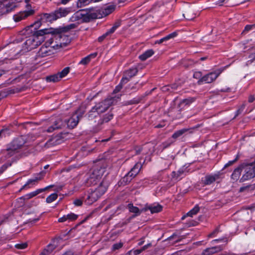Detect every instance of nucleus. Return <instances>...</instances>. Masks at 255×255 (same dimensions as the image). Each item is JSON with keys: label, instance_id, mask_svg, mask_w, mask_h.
<instances>
[{"label": "nucleus", "instance_id": "603ef678", "mask_svg": "<svg viewBox=\"0 0 255 255\" xmlns=\"http://www.w3.org/2000/svg\"><path fill=\"white\" fill-rule=\"evenodd\" d=\"M74 204L77 206H81L82 204V201L80 199H76L74 201Z\"/></svg>", "mask_w": 255, "mask_h": 255}, {"label": "nucleus", "instance_id": "393cba45", "mask_svg": "<svg viewBox=\"0 0 255 255\" xmlns=\"http://www.w3.org/2000/svg\"><path fill=\"white\" fill-rule=\"evenodd\" d=\"M128 208L130 212L133 213L135 216L139 215L142 210H139L137 207L134 206L132 204H128Z\"/></svg>", "mask_w": 255, "mask_h": 255}, {"label": "nucleus", "instance_id": "39448f33", "mask_svg": "<svg viewBox=\"0 0 255 255\" xmlns=\"http://www.w3.org/2000/svg\"><path fill=\"white\" fill-rule=\"evenodd\" d=\"M44 30L40 31V35H32L28 37L24 42L25 46L27 50L36 48L45 38V36L41 34L44 33Z\"/></svg>", "mask_w": 255, "mask_h": 255}, {"label": "nucleus", "instance_id": "f257e3e1", "mask_svg": "<svg viewBox=\"0 0 255 255\" xmlns=\"http://www.w3.org/2000/svg\"><path fill=\"white\" fill-rule=\"evenodd\" d=\"M96 18V17L93 16L86 10H81L77 11L69 19V21L73 23L62 27V30L68 31L71 29L76 28L80 23L89 21L91 18Z\"/></svg>", "mask_w": 255, "mask_h": 255}, {"label": "nucleus", "instance_id": "dca6fc26", "mask_svg": "<svg viewBox=\"0 0 255 255\" xmlns=\"http://www.w3.org/2000/svg\"><path fill=\"white\" fill-rule=\"evenodd\" d=\"M56 13V16L57 19L62 17H66L69 13L73 11L72 8L71 7H60L55 10Z\"/></svg>", "mask_w": 255, "mask_h": 255}, {"label": "nucleus", "instance_id": "b1692460", "mask_svg": "<svg viewBox=\"0 0 255 255\" xmlns=\"http://www.w3.org/2000/svg\"><path fill=\"white\" fill-rule=\"evenodd\" d=\"M154 54V51L152 49H149L145 51L143 53L139 56V58L142 60L144 61L147 58L151 57Z\"/></svg>", "mask_w": 255, "mask_h": 255}, {"label": "nucleus", "instance_id": "a19ab883", "mask_svg": "<svg viewBox=\"0 0 255 255\" xmlns=\"http://www.w3.org/2000/svg\"><path fill=\"white\" fill-rule=\"evenodd\" d=\"M27 247V244L26 243H21L15 245V248L19 250H22L26 248Z\"/></svg>", "mask_w": 255, "mask_h": 255}, {"label": "nucleus", "instance_id": "6ab92c4d", "mask_svg": "<svg viewBox=\"0 0 255 255\" xmlns=\"http://www.w3.org/2000/svg\"><path fill=\"white\" fill-rule=\"evenodd\" d=\"M242 167H243V165L241 164L234 170L231 176V180L233 182L237 181L239 179L240 180L241 178H240L242 171Z\"/></svg>", "mask_w": 255, "mask_h": 255}, {"label": "nucleus", "instance_id": "20e7f679", "mask_svg": "<svg viewBox=\"0 0 255 255\" xmlns=\"http://www.w3.org/2000/svg\"><path fill=\"white\" fill-rule=\"evenodd\" d=\"M25 143V138L23 136H20L14 139L9 145L7 149L3 151V155L5 156L3 161L13 156L17 150Z\"/></svg>", "mask_w": 255, "mask_h": 255}, {"label": "nucleus", "instance_id": "09e8293b", "mask_svg": "<svg viewBox=\"0 0 255 255\" xmlns=\"http://www.w3.org/2000/svg\"><path fill=\"white\" fill-rule=\"evenodd\" d=\"M113 115L112 114H109L106 117L103 119L104 122H108L113 118Z\"/></svg>", "mask_w": 255, "mask_h": 255}, {"label": "nucleus", "instance_id": "c9c22d12", "mask_svg": "<svg viewBox=\"0 0 255 255\" xmlns=\"http://www.w3.org/2000/svg\"><path fill=\"white\" fill-rule=\"evenodd\" d=\"M114 9L115 7H114V6H108L103 10V13L105 15H109L114 10Z\"/></svg>", "mask_w": 255, "mask_h": 255}, {"label": "nucleus", "instance_id": "680f3d73", "mask_svg": "<svg viewBox=\"0 0 255 255\" xmlns=\"http://www.w3.org/2000/svg\"><path fill=\"white\" fill-rule=\"evenodd\" d=\"M150 246H151L150 244H148L147 245H144L143 247H142L141 249L142 251H143L144 250L147 249Z\"/></svg>", "mask_w": 255, "mask_h": 255}, {"label": "nucleus", "instance_id": "49530a36", "mask_svg": "<svg viewBox=\"0 0 255 255\" xmlns=\"http://www.w3.org/2000/svg\"><path fill=\"white\" fill-rule=\"evenodd\" d=\"M239 158V155L238 154H237L236 155V157L235 158V159H234L233 160L229 161L227 163H226L225 165V167H227L233 164L234 163H235L236 161H237L238 160Z\"/></svg>", "mask_w": 255, "mask_h": 255}, {"label": "nucleus", "instance_id": "f3484780", "mask_svg": "<svg viewBox=\"0 0 255 255\" xmlns=\"http://www.w3.org/2000/svg\"><path fill=\"white\" fill-rule=\"evenodd\" d=\"M52 186H53L52 185H50V186H48L44 188L38 189L33 192H31L29 193L24 195V196H23L21 197V199H23L24 200H29L32 198L36 196L38 194L45 191L46 190H47L49 188L52 187Z\"/></svg>", "mask_w": 255, "mask_h": 255}, {"label": "nucleus", "instance_id": "ddd939ff", "mask_svg": "<svg viewBox=\"0 0 255 255\" xmlns=\"http://www.w3.org/2000/svg\"><path fill=\"white\" fill-rule=\"evenodd\" d=\"M83 114L80 115L79 111H77L68 120L66 121L67 126L69 128L75 127L79 122L80 117H82Z\"/></svg>", "mask_w": 255, "mask_h": 255}, {"label": "nucleus", "instance_id": "37998d69", "mask_svg": "<svg viewBox=\"0 0 255 255\" xmlns=\"http://www.w3.org/2000/svg\"><path fill=\"white\" fill-rule=\"evenodd\" d=\"M123 245V244L121 242L116 243L114 245H113V247H112V250L113 251L118 250V249L121 248L122 247Z\"/></svg>", "mask_w": 255, "mask_h": 255}, {"label": "nucleus", "instance_id": "423d86ee", "mask_svg": "<svg viewBox=\"0 0 255 255\" xmlns=\"http://www.w3.org/2000/svg\"><path fill=\"white\" fill-rule=\"evenodd\" d=\"M56 16L55 11L51 13H44L41 16L39 20L36 21L33 24L27 26L24 30L25 31L30 30V32H32V30L31 29L32 28H33L34 30L38 29L41 25L42 22L45 21H52L57 20V18Z\"/></svg>", "mask_w": 255, "mask_h": 255}, {"label": "nucleus", "instance_id": "c85d7f7f", "mask_svg": "<svg viewBox=\"0 0 255 255\" xmlns=\"http://www.w3.org/2000/svg\"><path fill=\"white\" fill-rule=\"evenodd\" d=\"M132 179V178L127 173L121 180L120 183L121 185H125L129 183Z\"/></svg>", "mask_w": 255, "mask_h": 255}, {"label": "nucleus", "instance_id": "2eb2a0df", "mask_svg": "<svg viewBox=\"0 0 255 255\" xmlns=\"http://www.w3.org/2000/svg\"><path fill=\"white\" fill-rule=\"evenodd\" d=\"M137 73V69L136 67H132L126 71L125 73L124 76L121 80V83H127L129 80L130 78L135 76Z\"/></svg>", "mask_w": 255, "mask_h": 255}, {"label": "nucleus", "instance_id": "864d4df0", "mask_svg": "<svg viewBox=\"0 0 255 255\" xmlns=\"http://www.w3.org/2000/svg\"><path fill=\"white\" fill-rule=\"evenodd\" d=\"M108 35V34L106 32L104 34H103L102 36H100L98 38V41L99 42H102L104 40V39Z\"/></svg>", "mask_w": 255, "mask_h": 255}, {"label": "nucleus", "instance_id": "69168bd1", "mask_svg": "<svg viewBox=\"0 0 255 255\" xmlns=\"http://www.w3.org/2000/svg\"><path fill=\"white\" fill-rule=\"evenodd\" d=\"M192 101L191 100L189 99H185L183 100V103H185L186 104H188L189 103H191Z\"/></svg>", "mask_w": 255, "mask_h": 255}, {"label": "nucleus", "instance_id": "5701e85b", "mask_svg": "<svg viewBox=\"0 0 255 255\" xmlns=\"http://www.w3.org/2000/svg\"><path fill=\"white\" fill-rule=\"evenodd\" d=\"M162 209V207L158 204H153L152 205H150L147 207L144 208V211H146L149 210L150 212L153 213H158L160 212Z\"/></svg>", "mask_w": 255, "mask_h": 255}, {"label": "nucleus", "instance_id": "412c9836", "mask_svg": "<svg viewBox=\"0 0 255 255\" xmlns=\"http://www.w3.org/2000/svg\"><path fill=\"white\" fill-rule=\"evenodd\" d=\"M2 1L5 9L7 10V13L12 10L16 6V4L14 0H3Z\"/></svg>", "mask_w": 255, "mask_h": 255}, {"label": "nucleus", "instance_id": "7c9ffc66", "mask_svg": "<svg viewBox=\"0 0 255 255\" xmlns=\"http://www.w3.org/2000/svg\"><path fill=\"white\" fill-rule=\"evenodd\" d=\"M60 79L61 78L60 76H59L58 73H57V74L47 77L46 78V80L48 82H55L59 81Z\"/></svg>", "mask_w": 255, "mask_h": 255}, {"label": "nucleus", "instance_id": "6e6d98bb", "mask_svg": "<svg viewBox=\"0 0 255 255\" xmlns=\"http://www.w3.org/2000/svg\"><path fill=\"white\" fill-rule=\"evenodd\" d=\"M222 241H224V242H226V243L227 242V240L226 239L223 238V239L214 240L212 241V243H219V242H221Z\"/></svg>", "mask_w": 255, "mask_h": 255}, {"label": "nucleus", "instance_id": "8fccbe9b", "mask_svg": "<svg viewBox=\"0 0 255 255\" xmlns=\"http://www.w3.org/2000/svg\"><path fill=\"white\" fill-rule=\"evenodd\" d=\"M219 232L218 228H216L211 234L209 235V237L212 238L215 236V235Z\"/></svg>", "mask_w": 255, "mask_h": 255}, {"label": "nucleus", "instance_id": "9d476101", "mask_svg": "<svg viewBox=\"0 0 255 255\" xmlns=\"http://www.w3.org/2000/svg\"><path fill=\"white\" fill-rule=\"evenodd\" d=\"M105 172V169L104 167L101 166H96L94 167L92 173L90 175V178L88 179L89 182L93 184H96L97 182L101 179Z\"/></svg>", "mask_w": 255, "mask_h": 255}, {"label": "nucleus", "instance_id": "0eeeda50", "mask_svg": "<svg viewBox=\"0 0 255 255\" xmlns=\"http://www.w3.org/2000/svg\"><path fill=\"white\" fill-rule=\"evenodd\" d=\"M56 50L54 45V42L50 37L44 44L41 47L37 54L40 57H46L53 54Z\"/></svg>", "mask_w": 255, "mask_h": 255}, {"label": "nucleus", "instance_id": "f704fd0d", "mask_svg": "<svg viewBox=\"0 0 255 255\" xmlns=\"http://www.w3.org/2000/svg\"><path fill=\"white\" fill-rule=\"evenodd\" d=\"M177 35V32H173L172 33H170L169 34L167 35V36L164 37L162 38V40H163V41H167L171 39L174 38L175 37H176Z\"/></svg>", "mask_w": 255, "mask_h": 255}, {"label": "nucleus", "instance_id": "0e129e2a", "mask_svg": "<svg viewBox=\"0 0 255 255\" xmlns=\"http://www.w3.org/2000/svg\"><path fill=\"white\" fill-rule=\"evenodd\" d=\"M7 132L6 129H2L0 131V136H2Z\"/></svg>", "mask_w": 255, "mask_h": 255}, {"label": "nucleus", "instance_id": "de8ad7c7", "mask_svg": "<svg viewBox=\"0 0 255 255\" xmlns=\"http://www.w3.org/2000/svg\"><path fill=\"white\" fill-rule=\"evenodd\" d=\"M125 83H121V82L120 83L118 86H116V88L115 89V90L114 91V92L115 93H117L118 92H119L122 89L123 85Z\"/></svg>", "mask_w": 255, "mask_h": 255}, {"label": "nucleus", "instance_id": "c03bdc74", "mask_svg": "<svg viewBox=\"0 0 255 255\" xmlns=\"http://www.w3.org/2000/svg\"><path fill=\"white\" fill-rule=\"evenodd\" d=\"M11 166V163H6L3 164L0 168V174L2 173L8 167H9Z\"/></svg>", "mask_w": 255, "mask_h": 255}, {"label": "nucleus", "instance_id": "72a5a7b5", "mask_svg": "<svg viewBox=\"0 0 255 255\" xmlns=\"http://www.w3.org/2000/svg\"><path fill=\"white\" fill-rule=\"evenodd\" d=\"M92 0H78L77 2V5L78 7H81L83 6L88 4Z\"/></svg>", "mask_w": 255, "mask_h": 255}, {"label": "nucleus", "instance_id": "2f4dec72", "mask_svg": "<svg viewBox=\"0 0 255 255\" xmlns=\"http://www.w3.org/2000/svg\"><path fill=\"white\" fill-rule=\"evenodd\" d=\"M58 198V195L57 193H52L48 196L46 199V202L47 203H51L56 200Z\"/></svg>", "mask_w": 255, "mask_h": 255}, {"label": "nucleus", "instance_id": "4d7b16f0", "mask_svg": "<svg viewBox=\"0 0 255 255\" xmlns=\"http://www.w3.org/2000/svg\"><path fill=\"white\" fill-rule=\"evenodd\" d=\"M59 0V2L58 3H57L58 5H59V4L66 5L70 1V0Z\"/></svg>", "mask_w": 255, "mask_h": 255}, {"label": "nucleus", "instance_id": "58836bf2", "mask_svg": "<svg viewBox=\"0 0 255 255\" xmlns=\"http://www.w3.org/2000/svg\"><path fill=\"white\" fill-rule=\"evenodd\" d=\"M69 72V67H66L64 68L62 71L59 73H58V74L59 76H60L61 79L63 77L66 76L68 73Z\"/></svg>", "mask_w": 255, "mask_h": 255}, {"label": "nucleus", "instance_id": "5fc2aeb1", "mask_svg": "<svg viewBox=\"0 0 255 255\" xmlns=\"http://www.w3.org/2000/svg\"><path fill=\"white\" fill-rule=\"evenodd\" d=\"M142 250L141 249H139V250H132V251H130V252H132L133 253V254L134 255H139V254H140L141 252H142Z\"/></svg>", "mask_w": 255, "mask_h": 255}, {"label": "nucleus", "instance_id": "4c0bfd02", "mask_svg": "<svg viewBox=\"0 0 255 255\" xmlns=\"http://www.w3.org/2000/svg\"><path fill=\"white\" fill-rule=\"evenodd\" d=\"M199 211V208L198 206H195L192 210L187 213V216L192 217L193 215L196 214Z\"/></svg>", "mask_w": 255, "mask_h": 255}, {"label": "nucleus", "instance_id": "774afa93", "mask_svg": "<svg viewBox=\"0 0 255 255\" xmlns=\"http://www.w3.org/2000/svg\"><path fill=\"white\" fill-rule=\"evenodd\" d=\"M250 58H251V60H252V62H253V61H255V53L252 54L251 55Z\"/></svg>", "mask_w": 255, "mask_h": 255}, {"label": "nucleus", "instance_id": "aec40b11", "mask_svg": "<svg viewBox=\"0 0 255 255\" xmlns=\"http://www.w3.org/2000/svg\"><path fill=\"white\" fill-rule=\"evenodd\" d=\"M222 250L223 248L221 246H217L208 248L203 252L202 255H212L222 251Z\"/></svg>", "mask_w": 255, "mask_h": 255}, {"label": "nucleus", "instance_id": "f8f14e48", "mask_svg": "<svg viewBox=\"0 0 255 255\" xmlns=\"http://www.w3.org/2000/svg\"><path fill=\"white\" fill-rule=\"evenodd\" d=\"M113 98L107 99L104 101L96 104L94 107L99 114L106 111L113 103Z\"/></svg>", "mask_w": 255, "mask_h": 255}, {"label": "nucleus", "instance_id": "338daca9", "mask_svg": "<svg viewBox=\"0 0 255 255\" xmlns=\"http://www.w3.org/2000/svg\"><path fill=\"white\" fill-rule=\"evenodd\" d=\"M163 40H162V38L159 39V40H156L155 42V44H161L162 43V42H163Z\"/></svg>", "mask_w": 255, "mask_h": 255}, {"label": "nucleus", "instance_id": "f03ea898", "mask_svg": "<svg viewBox=\"0 0 255 255\" xmlns=\"http://www.w3.org/2000/svg\"><path fill=\"white\" fill-rule=\"evenodd\" d=\"M62 27L60 29H44V33L49 35L51 34L50 38L54 42V45L57 50L61 47L65 46L69 42L68 37L65 35L62 32H65L62 30Z\"/></svg>", "mask_w": 255, "mask_h": 255}, {"label": "nucleus", "instance_id": "e2e57ef3", "mask_svg": "<svg viewBox=\"0 0 255 255\" xmlns=\"http://www.w3.org/2000/svg\"><path fill=\"white\" fill-rule=\"evenodd\" d=\"M250 187V186H245V187H242L240 188V192H243L245 190L247 189L248 188H249Z\"/></svg>", "mask_w": 255, "mask_h": 255}, {"label": "nucleus", "instance_id": "79ce46f5", "mask_svg": "<svg viewBox=\"0 0 255 255\" xmlns=\"http://www.w3.org/2000/svg\"><path fill=\"white\" fill-rule=\"evenodd\" d=\"M254 28H255V24L251 25H247L245 26V29L243 30L242 33H246L247 32L251 30Z\"/></svg>", "mask_w": 255, "mask_h": 255}, {"label": "nucleus", "instance_id": "bf43d9fd", "mask_svg": "<svg viewBox=\"0 0 255 255\" xmlns=\"http://www.w3.org/2000/svg\"><path fill=\"white\" fill-rule=\"evenodd\" d=\"M183 16L187 20H192L194 19V16H190L187 14V13L183 14Z\"/></svg>", "mask_w": 255, "mask_h": 255}, {"label": "nucleus", "instance_id": "7ed1b4c3", "mask_svg": "<svg viewBox=\"0 0 255 255\" xmlns=\"http://www.w3.org/2000/svg\"><path fill=\"white\" fill-rule=\"evenodd\" d=\"M107 187V184L102 182L95 190L89 191L87 197L85 200V203L87 205H91L96 202L105 193Z\"/></svg>", "mask_w": 255, "mask_h": 255}, {"label": "nucleus", "instance_id": "3c124183", "mask_svg": "<svg viewBox=\"0 0 255 255\" xmlns=\"http://www.w3.org/2000/svg\"><path fill=\"white\" fill-rule=\"evenodd\" d=\"M219 232L218 228H216L211 234L209 235V237L212 238L215 236V235Z\"/></svg>", "mask_w": 255, "mask_h": 255}, {"label": "nucleus", "instance_id": "bb28decb", "mask_svg": "<svg viewBox=\"0 0 255 255\" xmlns=\"http://www.w3.org/2000/svg\"><path fill=\"white\" fill-rule=\"evenodd\" d=\"M97 56V53H93L83 58L79 62L80 64L86 65L88 63L92 58H94Z\"/></svg>", "mask_w": 255, "mask_h": 255}, {"label": "nucleus", "instance_id": "ea45409f", "mask_svg": "<svg viewBox=\"0 0 255 255\" xmlns=\"http://www.w3.org/2000/svg\"><path fill=\"white\" fill-rule=\"evenodd\" d=\"M7 13V10L5 9L3 1H0V15Z\"/></svg>", "mask_w": 255, "mask_h": 255}, {"label": "nucleus", "instance_id": "a878e982", "mask_svg": "<svg viewBox=\"0 0 255 255\" xmlns=\"http://www.w3.org/2000/svg\"><path fill=\"white\" fill-rule=\"evenodd\" d=\"M56 248L55 244H49L41 253L42 255H48L50 254Z\"/></svg>", "mask_w": 255, "mask_h": 255}, {"label": "nucleus", "instance_id": "a211bd4d", "mask_svg": "<svg viewBox=\"0 0 255 255\" xmlns=\"http://www.w3.org/2000/svg\"><path fill=\"white\" fill-rule=\"evenodd\" d=\"M78 218V215L73 213H70L67 215H64L62 217L58 219V222L63 223L65 222H70L76 220Z\"/></svg>", "mask_w": 255, "mask_h": 255}, {"label": "nucleus", "instance_id": "c756f323", "mask_svg": "<svg viewBox=\"0 0 255 255\" xmlns=\"http://www.w3.org/2000/svg\"><path fill=\"white\" fill-rule=\"evenodd\" d=\"M99 115V113L96 110L95 107H93L91 111L89 112L88 114V118L89 120H92L93 119L97 117Z\"/></svg>", "mask_w": 255, "mask_h": 255}, {"label": "nucleus", "instance_id": "4468645a", "mask_svg": "<svg viewBox=\"0 0 255 255\" xmlns=\"http://www.w3.org/2000/svg\"><path fill=\"white\" fill-rule=\"evenodd\" d=\"M45 174V173L44 171H41L34 178L28 180L27 182L22 186L21 189H25L27 186H28V188H30L31 186L30 185H35L38 181L41 180L43 178Z\"/></svg>", "mask_w": 255, "mask_h": 255}, {"label": "nucleus", "instance_id": "473e14b6", "mask_svg": "<svg viewBox=\"0 0 255 255\" xmlns=\"http://www.w3.org/2000/svg\"><path fill=\"white\" fill-rule=\"evenodd\" d=\"M188 131V129L187 128H183L180 130H178L175 132L172 135V137L174 138H176L181 135H182L184 133Z\"/></svg>", "mask_w": 255, "mask_h": 255}, {"label": "nucleus", "instance_id": "e433bc0d", "mask_svg": "<svg viewBox=\"0 0 255 255\" xmlns=\"http://www.w3.org/2000/svg\"><path fill=\"white\" fill-rule=\"evenodd\" d=\"M184 174V171L182 169H180L177 172L173 171L172 172V176L174 178H176V179L179 178Z\"/></svg>", "mask_w": 255, "mask_h": 255}, {"label": "nucleus", "instance_id": "1a4fd4ad", "mask_svg": "<svg viewBox=\"0 0 255 255\" xmlns=\"http://www.w3.org/2000/svg\"><path fill=\"white\" fill-rule=\"evenodd\" d=\"M242 171L244 170L245 173L241 178L240 182H243L245 181L251 179L255 177V166L252 165L242 164Z\"/></svg>", "mask_w": 255, "mask_h": 255}, {"label": "nucleus", "instance_id": "9b49d317", "mask_svg": "<svg viewBox=\"0 0 255 255\" xmlns=\"http://www.w3.org/2000/svg\"><path fill=\"white\" fill-rule=\"evenodd\" d=\"M223 70L218 69L214 72H210L203 76L199 81L200 83H211L215 80Z\"/></svg>", "mask_w": 255, "mask_h": 255}, {"label": "nucleus", "instance_id": "4be33fe9", "mask_svg": "<svg viewBox=\"0 0 255 255\" xmlns=\"http://www.w3.org/2000/svg\"><path fill=\"white\" fill-rule=\"evenodd\" d=\"M141 167L140 163H136L128 174L133 179L139 173Z\"/></svg>", "mask_w": 255, "mask_h": 255}, {"label": "nucleus", "instance_id": "cd10ccee", "mask_svg": "<svg viewBox=\"0 0 255 255\" xmlns=\"http://www.w3.org/2000/svg\"><path fill=\"white\" fill-rule=\"evenodd\" d=\"M216 175H208L205 177L204 180V184L206 185H209L213 183L217 179Z\"/></svg>", "mask_w": 255, "mask_h": 255}, {"label": "nucleus", "instance_id": "a18cd8bd", "mask_svg": "<svg viewBox=\"0 0 255 255\" xmlns=\"http://www.w3.org/2000/svg\"><path fill=\"white\" fill-rule=\"evenodd\" d=\"M62 126V124L58 125V124H56L54 127H50L47 129L48 132H52L53 130L57 128H61Z\"/></svg>", "mask_w": 255, "mask_h": 255}, {"label": "nucleus", "instance_id": "13d9d810", "mask_svg": "<svg viewBox=\"0 0 255 255\" xmlns=\"http://www.w3.org/2000/svg\"><path fill=\"white\" fill-rule=\"evenodd\" d=\"M116 26H113L111 28H110L109 30H108L106 32L109 35L113 33L116 30L115 29Z\"/></svg>", "mask_w": 255, "mask_h": 255}, {"label": "nucleus", "instance_id": "6e6552de", "mask_svg": "<svg viewBox=\"0 0 255 255\" xmlns=\"http://www.w3.org/2000/svg\"><path fill=\"white\" fill-rule=\"evenodd\" d=\"M29 0H25L26 10L20 11L13 16V19L15 22H19L34 13L35 11L31 8V6L29 3Z\"/></svg>", "mask_w": 255, "mask_h": 255}, {"label": "nucleus", "instance_id": "052dcab7", "mask_svg": "<svg viewBox=\"0 0 255 255\" xmlns=\"http://www.w3.org/2000/svg\"><path fill=\"white\" fill-rule=\"evenodd\" d=\"M201 76V73L200 72H196L194 73L193 75V77L196 79L199 78Z\"/></svg>", "mask_w": 255, "mask_h": 255}]
</instances>
